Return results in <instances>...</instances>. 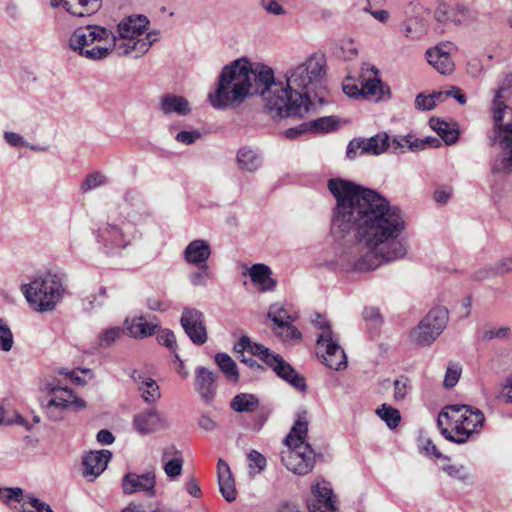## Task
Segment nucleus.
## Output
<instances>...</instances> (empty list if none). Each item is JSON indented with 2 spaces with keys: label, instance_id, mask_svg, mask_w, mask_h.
Segmentation results:
<instances>
[{
  "label": "nucleus",
  "instance_id": "nucleus-1",
  "mask_svg": "<svg viewBox=\"0 0 512 512\" xmlns=\"http://www.w3.org/2000/svg\"><path fill=\"white\" fill-rule=\"evenodd\" d=\"M328 189L336 199L332 228L342 234L353 232L367 250L355 262L356 270L372 271L406 257L409 244L402 234L407 223L398 207L377 191L341 178L330 179Z\"/></svg>",
  "mask_w": 512,
  "mask_h": 512
},
{
  "label": "nucleus",
  "instance_id": "nucleus-2",
  "mask_svg": "<svg viewBox=\"0 0 512 512\" xmlns=\"http://www.w3.org/2000/svg\"><path fill=\"white\" fill-rule=\"evenodd\" d=\"M273 69L265 64L252 63L239 58L222 68L214 91L208 93V101L218 110L240 106L247 98L259 96L264 109L272 117L271 82Z\"/></svg>",
  "mask_w": 512,
  "mask_h": 512
},
{
  "label": "nucleus",
  "instance_id": "nucleus-3",
  "mask_svg": "<svg viewBox=\"0 0 512 512\" xmlns=\"http://www.w3.org/2000/svg\"><path fill=\"white\" fill-rule=\"evenodd\" d=\"M320 88V58L312 56L306 62L275 76L271 82L272 118L304 117L315 107Z\"/></svg>",
  "mask_w": 512,
  "mask_h": 512
},
{
  "label": "nucleus",
  "instance_id": "nucleus-4",
  "mask_svg": "<svg viewBox=\"0 0 512 512\" xmlns=\"http://www.w3.org/2000/svg\"><path fill=\"white\" fill-rule=\"evenodd\" d=\"M144 15H130L121 19L110 30L111 49L118 56L142 57L159 40V32L149 30Z\"/></svg>",
  "mask_w": 512,
  "mask_h": 512
},
{
  "label": "nucleus",
  "instance_id": "nucleus-5",
  "mask_svg": "<svg viewBox=\"0 0 512 512\" xmlns=\"http://www.w3.org/2000/svg\"><path fill=\"white\" fill-rule=\"evenodd\" d=\"M307 432L308 422L304 416H299L283 441L281 462L294 474L306 475L315 465V453L306 442Z\"/></svg>",
  "mask_w": 512,
  "mask_h": 512
},
{
  "label": "nucleus",
  "instance_id": "nucleus-6",
  "mask_svg": "<svg viewBox=\"0 0 512 512\" xmlns=\"http://www.w3.org/2000/svg\"><path fill=\"white\" fill-rule=\"evenodd\" d=\"M66 275L63 272H47L23 284L21 291L29 305L37 312L55 309L65 294Z\"/></svg>",
  "mask_w": 512,
  "mask_h": 512
},
{
  "label": "nucleus",
  "instance_id": "nucleus-7",
  "mask_svg": "<svg viewBox=\"0 0 512 512\" xmlns=\"http://www.w3.org/2000/svg\"><path fill=\"white\" fill-rule=\"evenodd\" d=\"M442 418L451 422L453 429H441V434L449 441L464 444L482 428L485 417L478 408L464 405L452 404L444 407L438 417V425H442Z\"/></svg>",
  "mask_w": 512,
  "mask_h": 512
},
{
  "label": "nucleus",
  "instance_id": "nucleus-8",
  "mask_svg": "<svg viewBox=\"0 0 512 512\" xmlns=\"http://www.w3.org/2000/svg\"><path fill=\"white\" fill-rule=\"evenodd\" d=\"M68 47L79 56L91 61L104 60L113 53L110 30L100 25L76 28L68 38Z\"/></svg>",
  "mask_w": 512,
  "mask_h": 512
},
{
  "label": "nucleus",
  "instance_id": "nucleus-9",
  "mask_svg": "<svg viewBox=\"0 0 512 512\" xmlns=\"http://www.w3.org/2000/svg\"><path fill=\"white\" fill-rule=\"evenodd\" d=\"M45 391L48 392L46 402L42 403L45 416L54 422L61 421L71 410H81L85 408V402L78 398L74 392L67 388L59 386L54 382L45 385Z\"/></svg>",
  "mask_w": 512,
  "mask_h": 512
},
{
  "label": "nucleus",
  "instance_id": "nucleus-10",
  "mask_svg": "<svg viewBox=\"0 0 512 512\" xmlns=\"http://www.w3.org/2000/svg\"><path fill=\"white\" fill-rule=\"evenodd\" d=\"M493 129L488 136L491 146L499 145L500 156L492 165L493 173L512 172V111L506 112V117L494 119Z\"/></svg>",
  "mask_w": 512,
  "mask_h": 512
},
{
  "label": "nucleus",
  "instance_id": "nucleus-11",
  "mask_svg": "<svg viewBox=\"0 0 512 512\" xmlns=\"http://www.w3.org/2000/svg\"><path fill=\"white\" fill-rule=\"evenodd\" d=\"M448 319V310L445 307L431 309L410 332L411 342L420 347L430 346L444 331Z\"/></svg>",
  "mask_w": 512,
  "mask_h": 512
},
{
  "label": "nucleus",
  "instance_id": "nucleus-12",
  "mask_svg": "<svg viewBox=\"0 0 512 512\" xmlns=\"http://www.w3.org/2000/svg\"><path fill=\"white\" fill-rule=\"evenodd\" d=\"M322 364L341 371L347 368V355L340 345V337L333 332L328 321L322 318Z\"/></svg>",
  "mask_w": 512,
  "mask_h": 512
},
{
  "label": "nucleus",
  "instance_id": "nucleus-13",
  "mask_svg": "<svg viewBox=\"0 0 512 512\" xmlns=\"http://www.w3.org/2000/svg\"><path fill=\"white\" fill-rule=\"evenodd\" d=\"M137 232V229L132 224L125 221H121L119 224L107 223L99 228L97 240L110 251L123 249L132 243L136 238Z\"/></svg>",
  "mask_w": 512,
  "mask_h": 512
},
{
  "label": "nucleus",
  "instance_id": "nucleus-14",
  "mask_svg": "<svg viewBox=\"0 0 512 512\" xmlns=\"http://www.w3.org/2000/svg\"><path fill=\"white\" fill-rule=\"evenodd\" d=\"M180 324L193 344L203 345L207 342L208 335L203 312L196 308H184Z\"/></svg>",
  "mask_w": 512,
  "mask_h": 512
},
{
  "label": "nucleus",
  "instance_id": "nucleus-15",
  "mask_svg": "<svg viewBox=\"0 0 512 512\" xmlns=\"http://www.w3.org/2000/svg\"><path fill=\"white\" fill-rule=\"evenodd\" d=\"M390 148V137L386 132H381L370 138H355L352 139L346 151V156L349 159L357 157L358 152L362 154L380 155Z\"/></svg>",
  "mask_w": 512,
  "mask_h": 512
},
{
  "label": "nucleus",
  "instance_id": "nucleus-16",
  "mask_svg": "<svg viewBox=\"0 0 512 512\" xmlns=\"http://www.w3.org/2000/svg\"><path fill=\"white\" fill-rule=\"evenodd\" d=\"M133 428L140 435H149L169 427L166 415L151 407L143 410L133 417Z\"/></svg>",
  "mask_w": 512,
  "mask_h": 512
},
{
  "label": "nucleus",
  "instance_id": "nucleus-17",
  "mask_svg": "<svg viewBox=\"0 0 512 512\" xmlns=\"http://www.w3.org/2000/svg\"><path fill=\"white\" fill-rule=\"evenodd\" d=\"M155 485V473L152 471L143 474L127 473L122 480V489L125 494L145 492L149 497H153Z\"/></svg>",
  "mask_w": 512,
  "mask_h": 512
},
{
  "label": "nucleus",
  "instance_id": "nucleus-18",
  "mask_svg": "<svg viewBox=\"0 0 512 512\" xmlns=\"http://www.w3.org/2000/svg\"><path fill=\"white\" fill-rule=\"evenodd\" d=\"M111 457L112 453L106 449L87 453L82 462L83 476L88 481H94L107 468Z\"/></svg>",
  "mask_w": 512,
  "mask_h": 512
},
{
  "label": "nucleus",
  "instance_id": "nucleus-19",
  "mask_svg": "<svg viewBox=\"0 0 512 512\" xmlns=\"http://www.w3.org/2000/svg\"><path fill=\"white\" fill-rule=\"evenodd\" d=\"M268 366L278 377L289 383L295 389L304 391L306 389L305 378L300 375L282 356L275 354L270 358Z\"/></svg>",
  "mask_w": 512,
  "mask_h": 512
},
{
  "label": "nucleus",
  "instance_id": "nucleus-20",
  "mask_svg": "<svg viewBox=\"0 0 512 512\" xmlns=\"http://www.w3.org/2000/svg\"><path fill=\"white\" fill-rule=\"evenodd\" d=\"M124 326L127 334L134 339H143L150 337L156 333L160 327V323L156 317L147 319L143 315L133 318H126Z\"/></svg>",
  "mask_w": 512,
  "mask_h": 512
},
{
  "label": "nucleus",
  "instance_id": "nucleus-21",
  "mask_svg": "<svg viewBox=\"0 0 512 512\" xmlns=\"http://www.w3.org/2000/svg\"><path fill=\"white\" fill-rule=\"evenodd\" d=\"M60 5L72 16L84 17L97 12L102 0H50V6L57 8Z\"/></svg>",
  "mask_w": 512,
  "mask_h": 512
},
{
  "label": "nucleus",
  "instance_id": "nucleus-22",
  "mask_svg": "<svg viewBox=\"0 0 512 512\" xmlns=\"http://www.w3.org/2000/svg\"><path fill=\"white\" fill-rule=\"evenodd\" d=\"M510 89H512V72H505L500 80L499 87L494 91L491 106L493 120L506 117V112L512 111V108L506 105V93Z\"/></svg>",
  "mask_w": 512,
  "mask_h": 512
},
{
  "label": "nucleus",
  "instance_id": "nucleus-23",
  "mask_svg": "<svg viewBox=\"0 0 512 512\" xmlns=\"http://www.w3.org/2000/svg\"><path fill=\"white\" fill-rule=\"evenodd\" d=\"M211 253V247L207 240L195 239L185 247L183 259L189 265L203 266L207 264Z\"/></svg>",
  "mask_w": 512,
  "mask_h": 512
},
{
  "label": "nucleus",
  "instance_id": "nucleus-24",
  "mask_svg": "<svg viewBox=\"0 0 512 512\" xmlns=\"http://www.w3.org/2000/svg\"><path fill=\"white\" fill-rule=\"evenodd\" d=\"M248 275L260 292H272L276 289V280L272 278V270L266 264H253L248 269Z\"/></svg>",
  "mask_w": 512,
  "mask_h": 512
},
{
  "label": "nucleus",
  "instance_id": "nucleus-25",
  "mask_svg": "<svg viewBox=\"0 0 512 512\" xmlns=\"http://www.w3.org/2000/svg\"><path fill=\"white\" fill-rule=\"evenodd\" d=\"M159 110L166 116H186L191 112V105L183 96L165 94L159 99Z\"/></svg>",
  "mask_w": 512,
  "mask_h": 512
},
{
  "label": "nucleus",
  "instance_id": "nucleus-26",
  "mask_svg": "<svg viewBox=\"0 0 512 512\" xmlns=\"http://www.w3.org/2000/svg\"><path fill=\"white\" fill-rule=\"evenodd\" d=\"M195 388L206 403L211 402L216 391L215 373L207 368L199 367L196 370Z\"/></svg>",
  "mask_w": 512,
  "mask_h": 512
},
{
  "label": "nucleus",
  "instance_id": "nucleus-27",
  "mask_svg": "<svg viewBox=\"0 0 512 512\" xmlns=\"http://www.w3.org/2000/svg\"><path fill=\"white\" fill-rule=\"evenodd\" d=\"M217 476L219 490L224 499L228 502L236 500L237 491L235 488L234 478L229 465L223 459L218 460Z\"/></svg>",
  "mask_w": 512,
  "mask_h": 512
},
{
  "label": "nucleus",
  "instance_id": "nucleus-28",
  "mask_svg": "<svg viewBox=\"0 0 512 512\" xmlns=\"http://www.w3.org/2000/svg\"><path fill=\"white\" fill-rule=\"evenodd\" d=\"M436 143L439 141L434 138L418 139L414 135L408 134L405 136H396L390 139V149L393 153H404L406 149L411 151L423 150L427 144Z\"/></svg>",
  "mask_w": 512,
  "mask_h": 512
},
{
  "label": "nucleus",
  "instance_id": "nucleus-29",
  "mask_svg": "<svg viewBox=\"0 0 512 512\" xmlns=\"http://www.w3.org/2000/svg\"><path fill=\"white\" fill-rule=\"evenodd\" d=\"M132 378L138 385L143 400L147 403H155L161 397L158 384L152 378L146 376L141 371H133Z\"/></svg>",
  "mask_w": 512,
  "mask_h": 512
},
{
  "label": "nucleus",
  "instance_id": "nucleus-30",
  "mask_svg": "<svg viewBox=\"0 0 512 512\" xmlns=\"http://www.w3.org/2000/svg\"><path fill=\"white\" fill-rule=\"evenodd\" d=\"M446 45L436 46L426 51V58L430 65H432L441 74H450L454 69V64L451 60L450 54L445 50Z\"/></svg>",
  "mask_w": 512,
  "mask_h": 512
},
{
  "label": "nucleus",
  "instance_id": "nucleus-31",
  "mask_svg": "<svg viewBox=\"0 0 512 512\" xmlns=\"http://www.w3.org/2000/svg\"><path fill=\"white\" fill-rule=\"evenodd\" d=\"M362 70L367 72L370 71L374 76L362 83V97L368 100L378 101L383 94L384 88L382 81L377 78L378 69L375 66L365 63L363 64Z\"/></svg>",
  "mask_w": 512,
  "mask_h": 512
},
{
  "label": "nucleus",
  "instance_id": "nucleus-32",
  "mask_svg": "<svg viewBox=\"0 0 512 512\" xmlns=\"http://www.w3.org/2000/svg\"><path fill=\"white\" fill-rule=\"evenodd\" d=\"M237 162L241 170L254 173L262 164V156L250 147H242L237 152Z\"/></svg>",
  "mask_w": 512,
  "mask_h": 512
},
{
  "label": "nucleus",
  "instance_id": "nucleus-33",
  "mask_svg": "<svg viewBox=\"0 0 512 512\" xmlns=\"http://www.w3.org/2000/svg\"><path fill=\"white\" fill-rule=\"evenodd\" d=\"M267 317L273 322V327L293 323L297 319L296 313L289 306L280 302L269 306Z\"/></svg>",
  "mask_w": 512,
  "mask_h": 512
},
{
  "label": "nucleus",
  "instance_id": "nucleus-34",
  "mask_svg": "<svg viewBox=\"0 0 512 512\" xmlns=\"http://www.w3.org/2000/svg\"><path fill=\"white\" fill-rule=\"evenodd\" d=\"M245 350H248L252 355L258 356L267 365L270 363V358L276 354L264 345L253 343L247 336H243L235 345V351L242 354Z\"/></svg>",
  "mask_w": 512,
  "mask_h": 512
},
{
  "label": "nucleus",
  "instance_id": "nucleus-35",
  "mask_svg": "<svg viewBox=\"0 0 512 512\" xmlns=\"http://www.w3.org/2000/svg\"><path fill=\"white\" fill-rule=\"evenodd\" d=\"M467 10L463 6L450 8L446 4H440L435 10V18L438 22L445 23L452 21L455 24H462L466 20Z\"/></svg>",
  "mask_w": 512,
  "mask_h": 512
},
{
  "label": "nucleus",
  "instance_id": "nucleus-36",
  "mask_svg": "<svg viewBox=\"0 0 512 512\" xmlns=\"http://www.w3.org/2000/svg\"><path fill=\"white\" fill-rule=\"evenodd\" d=\"M259 404V399L254 394L239 393L232 398L230 407L238 413H252L257 410Z\"/></svg>",
  "mask_w": 512,
  "mask_h": 512
},
{
  "label": "nucleus",
  "instance_id": "nucleus-37",
  "mask_svg": "<svg viewBox=\"0 0 512 512\" xmlns=\"http://www.w3.org/2000/svg\"><path fill=\"white\" fill-rule=\"evenodd\" d=\"M509 272H512V257H505L498 260L490 267L477 271L475 273V279L483 280L491 276L503 275Z\"/></svg>",
  "mask_w": 512,
  "mask_h": 512
},
{
  "label": "nucleus",
  "instance_id": "nucleus-38",
  "mask_svg": "<svg viewBox=\"0 0 512 512\" xmlns=\"http://www.w3.org/2000/svg\"><path fill=\"white\" fill-rule=\"evenodd\" d=\"M430 127L441 137L448 145L454 144L458 139V130L451 127L449 123L432 117L429 121Z\"/></svg>",
  "mask_w": 512,
  "mask_h": 512
},
{
  "label": "nucleus",
  "instance_id": "nucleus-39",
  "mask_svg": "<svg viewBox=\"0 0 512 512\" xmlns=\"http://www.w3.org/2000/svg\"><path fill=\"white\" fill-rule=\"evenodd\" d=\"M215 362L224 376L232 382H238L239 372L235 361L226 353H217Z\"/></svg>",
  "mask_w": 512,
  "mask_h": 512
},
{
  "label": "nucleus",
  "instance_id": "nucleus-40",
  "mask_svg": "<svg viewBox=\"0 0 512 512\" xmlns=\"http://www.w3.org/2000/svg\"><path fill=\"white\" fill-rule=\"evenodd\" d=\"M322 512H340L338 498L331 484L322 479Z\"/></svg>",
  "mask_w": 512,
  "mask_h": 512
},
{
  "label": "nucleus",
  "instance_id": "nucleus-41",
  "mask_svg": "<svg viewBox=\"0 0 512 512\" xmlns=\"http://www.w3.org/2000/svg\"><path fill=\"white\" fill-rule=\"evenodd\" d=\"M376 414L390 429L396 428L401 421L399 410L385 403L376 409Z\"/></svg>",
  "mask_w": 512,
  "mask_h": 512
},
{
  "label": "nucleus",
  "instance_id": "nucleus-42",
  "mask_svg": "<svg viewBox=\"0 0 512 512\" xmlns=\"http://www.w3.org/2000/svg\"><path fill=\"white\" fill-rule=\"evenodd\" d=\"M148 217L149 212L145 204L139 202L137 205L126 211V215L123 221L132 224L137 229V226L145 223Z\"/></svg>",
  "mask_w": 512,
  "mask_h": 512
},
{
  "label": "nucleus",
  "instance_id": "nucleus-43",
  "mask_svg": "<svg viewBox=\"0 0 512 512\" xmlns=\"http://www.w3.org/2000/svg\"><path fill=\"white\" fill-rule=\"evenodd\" d=\"M272 331L283 342L300 341L302 338L301 332L293 325V323L283 324V326L279 327H272Z\"/></svg>",
  "mask_w": 512,
  "mask_h": 512
},
{
  "label": "nucleus",
  "instance_id": "nucleus-44",
  "mask_svg": "<svg viewBox=\"0 0 512 512\" xmlns=\"http://www.w3.org/2000/svg\"><path fill=\"white\" fill-rule=\"evenodd\" d=\"M335 54L344 60H353L358 55V48L351 38H343L338 42Z\"/></svg>",
  "mask_w": 512,
  "mask_h": 512
},
{
  "label": "nucleus",
  "instance_id": "nucleus-45",
  "mask_svg": "<svg viewBox=\"0 0 512 512\" xmlns=\"http://www.w3.org/2000/svg\"><path fill=\"white\" fill-rule=\"evenodd\" d=\"M320 130V118L314 119L310 122H304L296 127L289 128L284 131V135L288 139H295L299 135Z\"/></svg>",
  "mask_w": 512,
  "mask_h": 512
},
{
  "label": "nucleus",
  "instance_id": "nucleus-46",
  "mask_svg": "<svg viewBox=\"0 0 512 512\" xmlns=\"http://www.w3.org/2000/svg\"><path fill=\"white\" fill-rule=\"evenodd\" d=\"M512 336L511 328L508 326L492 327L485 326L482 339L483 341H491L493 339L506 340Z\"/></svg>",
  "mask_w": 512,
  "mask_h": 512
},
{
  "label": "nucleus",
  "instance_id": "nucleus-47",
  "mask_svg": "<svg viewBox=\"0 0 512 512\" xmlns=\"http://www.w3.org/2000/svg\"><path fill=\"white\" fill-rule=\"evenodd\" d=\"M196 267L199 269L189 274V281L194 287H206L212 278V272L207 264Z\"/></svg>",
  "mask_w": 512,
  "mask_h": 512
},
{
  "label": "nucleus",
  "instance_id": "nucleus-48",
  "mask_svg": "<svg viewBox=\"0 0 512 512\" xmlns=\"http://www.w3.org/2000/svg\"><path fill=\"white\" fill-rule=\"evenodd\" d=\"M14 345L13 333L8 324L0 318V350L9 352Z\"/></svg>",
  "mask_w": 512,
  "mask_h": 512
},
{
  "label": "nucleus",
  "instance_id": "nucleus-49",
  "mask_svg": "<svg viewBox=\"0 0 512 512\" xmlns=\"http://www.w3.org/2000/svg\"><path fill=\"white\" fill-rule=\"evenodd\" d=\"M462 368L459 364L450 363L447 366L446 373L444 376L443 385L445 388H453L459 381L461 376Z\"/></svg>",
  "mask_w": 512,
  "mask_h": 512
},
{
  "label": "nucleus",
  "instance_id": "nucleus-50",
  "mask_svg": "<svg viewBox=\"0 0 512 512\" xmlns=\"http://www.w3.org/2000/svg\"><path fill=\"white\" fill-rule=\"evenodd\" d=\"M108 179L107 177L100 173V172H94L91 174H88L85 178V180L81 184V190L83 191H89L96 189L102 185H105L107 183Z\"/></svg>",
  "mask_w": 512,
  "mask_h": 512
},
{
  "label": "nucleus",
  "instance_id": "nucleus-51",
  "mask_svg": "<svg viewBox=\"0 0 512 512\" xmlns=\"http://www.w3.org/2000/svg\"><path fill=\"white\" fill-rule=\"evenodd\" d=\"M121 327H111L101 332L99 335V343L102 347H108L115 343L123 334Z\"/></svg>",
  "mask_w": 512,
  "mask_h": 512
},
{
  "label": "nucleus",
  "instance_id": "nucleus-52",
  "mask_svg": "<svg viewBox=\"0 0 512 512\" xmlns=\"http://www.w3.org/2000/svg\"><path fill=\"white\" fill-rule=\"evenodd\" d=\"M183 458L182 457H174L170 460L164 462V472L168 478L174 479L181 475L183 468Z\"/></svg>",
  "mask_w": 512,
  "mask_h": 512
},
{
  "label": "nucleus",
  "instance_id": "nucleus-53",
  "mask_svg": "<svg viewBox=\"0 0 512 512\" xmlns=\"http://www.w3.org/2000/svg\"><path fill=\"white\" fill-rule=\"evenodd\" d=\"M442 470L454 479L460 481H466L469 479V472L462 464H444L442 466Z\"/></svg>",
  "mask_w": 512,
  "mask_h": 512
},
{
  "label": "nucleus",
  "instance_id": "nucleus-54",
  "mask_svg": "<svg viewBox=\"0 0 512 512\" xmlns=\"http://www.w3.org/2000/svg\"><path fill=\"white\" fill-rule=\"evenodd\" d=\"M410 381L407 377L401 376L394 381V399L396 401L403 400L409 390H410Z\"/></svg>",
  "mask_w": 512,
  "mask_h": 512
},
{
  "label": "nucleus",
  "instance_id": "nucleus-55",
  "mask_svg": "<svg viewBox=\"0 0 512 512\" xmlns=\"http://www.w3.org/2000/svg\"><path fill=\"white\" fill-rule=\"evenodd\" d=\"M157 341L160 345H163L174 352L177 348L176 337L171 330H168V329L161 330L157 334Z\"/></svg>",
  "mask_w": 512,
  "mask_h": 512
},
{
  "label": "nucleus",
  "instance_id": "nucleus-56",
  "mask_svg": "<svg viewBox=\"0 0 512 512\" xmlns=\"http://www.w3.org/2000/svg\"><path fill=\"white\" fill-rule=\"evenodd\" d=\"M249 468L257 469V472H261L266 467V458L260 452L252 450L248 456Z\"/></svg>",
  "mask_w": 512,
  "mask_h": 512
},
{
  "label": "nucleus",
  "instance_id": "nucleus-57",
  "mask_svg": "<svg viewBox=\"0 0 512 512\" xmlns=\"http://www.w3.org/2000/svg\"><path fill=\"white\" fill-rule=\"evenodd\" d=\"M0 498L3 499L6 503L14 500L16 502L23 501V491L21 488H6L2 490L0 488Z\"/></svg>",
  "mask_w": 512,
  "mask_h": 512
},
{
  "label": "nucleus",
  "instance_id": "nucleus-58",
  "mask_svg": "<svg viewBox=\"0 0 512 512\" xmlns=\"http://www.w3.org/2000/svg\"><path fill=\"white\" fill-rule=\"evenodd\" d=\"M415 106L417 109L422 111L432 110L436 106V100L430 95L420 93L416 96Z\"/></svg>",
  "mask_w": 512,
  "mask_h": 512
},
{
  "label": "nucleus",
  "instance_id": "nucleus-59",
  "mask_svg": "<svg viewBox=\"0 0 512 512\" xmlns=\"http://www.w3.org/2000/svg\"><path fill=\"white\" fill-rule=\"evenodd\" d=\"M313 497L308 500L307 506L310 512H320V483L312 485Z\"/></svg>",
  "mask_w": 512,
  "mask_h": 512
},
{
  "label": "nucleus",
  "instance_id": "nucleus-60",
  "mask_svg": "<svg viewBox=\"0 0 512 512\" xmlns=\"http://www.w3.org/2000/svg\"><path fill=\"white\" fill-rule=\"evenodd\" d=\"M363 319L374 326L379 325L382 322V318L378 308L366 307L363 310Z\"/></svg>",
  "mask_w": 512,
  "mask_h": 512
},
{
  "label": "nucleus",
  "instance_id": "nucleus-61",
  "mask_svg": "<svg viewBox=\"0 0 512 512\" xmlns=\"http://www.w3.org/2000/svg\"><path fill=\"white\" fill-rule=\"evenodd\" d=\"M341 126V120L336 116L322 117V133L336 131Z\"/></svg>",
  "mask_w": 512,
  "mask_h": 512
},
{
  "label": "nucleus",
  "instance_id": "nucleus-62",
  "mask_svg": "<svg viewBox=\"0 0 512 512\" xmlns=\"http://www.w3.org/2000/svg\"><path fill=\"white\" fill-rule=\"evenodd\" d=\"M200 138V133L198 131H181L179 132L175 139L182 144L191 145L195 143Z\"/></svg>",
  "mask_w": 512,
  "mask_h": 512
},
{
  "label": "nucleus",
  "instance_id": "nucleus-63",
  "mask_svg": "<svg viewBox=\"0 0 512 512\" xmlns=\"http://www.w3.org/2000/svg\"><path fill=\"white\" fill-rule=\"evenodd\" d=\"M3 137L5 141L12 147L28 146L24 138L18 133L5 131Z\"/></svg>",
  "mask_w": 512,
  "mask_h": 512
},
{
  "label": "nucleus",
  "instance_id": "nucleus-64",
  "mask_svg": "<svg viewBox=\"0 0 512 512\" xmlns=\"http://www.w3.org/2000/svg\"><path fill=\"white\" fill-rule=\"evenodd\" d=\"M262 6L270 14L277 16L285 14V9L276 0L263 1Z\"/></svg>",
  "mask_w": 512,
  "mask_h": 512
}]
</instances>
